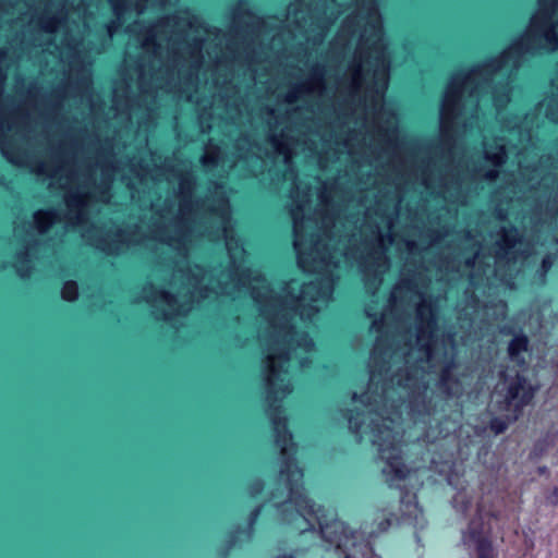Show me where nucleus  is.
I'll list each match as a JSON object with an SVG mask.
<instances>
[{
    "label": "nucleus",
    "mask_w": 558,
    "mask_h": 558,
    "mask_svg": "<svg viewBox=\"0 0 558 558\" xmlns=\"http://www.w3.org/2000/svg\"><path fill=\"white\" fill-rule=\"evenodd\" d=\"M263 489V484L260 482H256L253 486V492L252 494L255 495V494H258L259 492H262Z\"/></svg>",
    "instance_id": "obj_31"
},
{
    "label": "nucleus",
    "mask_w": 558,
    "mask_h": 558,
    "mask_svg": "<svg viewBox=\"0 0 558 558\" xmlns=\"http://www.w3.org/2000/svg\"><path fill=\"white\" fill-rule=\"evenodd\" d=\"M7 265L3 260L0 259V271H2L3 269H5Z\"/></svg>",
    "instance_id": "obj_36"
},
{
    "label": "nucleus",
    "mask_w": 558,
    "mask_h": 558,
    "mask_svg": "<svg viewBox=\"0 0 558 558\" xmlns=\"http://www.w3.org/2000/svg\"><path fill=\"white\" fill-rule=\"evenodd\" d=\"M291 181L290 197L292 199L291 216L293 219L294 241L299 264L307 271L325 276L317 282L307 284L295 279L286 282L280 292H275L265 277L257 270H243L235 279L231 271L221 275L214 282L213 277L205 274L202 267L189 266L185 262L187 250V227L185 220L193 209L192 191L194 180L190 173L179 179L178 206L166 208L160 215V222L156 230V238L163 243L167 250L177 252L180 260L175 262L167 287L157 289L154 286L145 287L143 298L151 305L177 314L189 313L194 310V303L208 296L209 292L230 294L233 289L243 286L250 291L253 301L260 311L281 312L294 311L301 314L324 311L332 293V274L338 267L341 254L330 251L325 242L331 218L324 217L322 226L312 219H304V207L308 203V192L296 182L292 169L286 174Z\"/></svg>",
    "instance_id": "obj_1"
},
{
    "label": "nucleus",
    "mask_w": 558,
    "mask_h": 558,
    "mask_svg": "<svg viewBox=\"0 0 558 558\" xmlns=\"http://www.w3.org/2000/svg\"><path fill=\"white\" fill-rule=\"evenodd\" d=\"M230 38L226 41V48L231 52L238 50L241 44L246 49V45L255 33L258 19L254 16L244 4H236L231 11Z\"/></svg>",
    "instance_id": "obj_11"
},
{
    "label": "nucleus",
    "mask_w": 558,
    "mask_h": 558,
    "mask_svg": "<svg viewBox=\"0 0 558 558\" xmlns=\"http://www.w3.org/2000/svg\"><path fill=\"white\" fill-rule=\"evenodd\" d=\"M78 294L77 284L74 281H68L61 290L62 299L69 302L76 300Z\"/></svg>",
    "instance_id": "obj_23"
},
{
    "label": "nucleus",
    "mask_w": 558,
    "mask_h": 558,
    "mask_svg": "<svg viewBox=\"0 0 558 558\" xmlns=\"http://www.w3.org/2000/svg\"><path fill=\"white\" fill-rule=\"evenodd\" d=\"M554 260L551 256L547 255L542 260V277H545L546 272L550 269L553 266Z\"/></svg>",
    "instance_id": "obj_26"
},
{
    "label": "nucleus",
    "mask_w": 558,
    "mask_h": 558,
    "mask_svg": "<svg viewBox=\"0 0 558 558\" xmlns=\"http://www.w3.org/2000/svg\"><path fill=\"white\" fill-rule=\"evenodd\" d=\"M484 159L485 163L493 168L487 169L485 166H474L473 171L477 177L484 178L488 181H494L499 173L496 168L500 167L506 161L504 140L495 141L494 144L484 142Z\"/></svg>",
    "instance_id": "obj_14"
},
{
    "label": "nucleus",
    "mask_w": 558,
    "mask_h": 558,
    "mask_svg": "<svg viewBox=\"0 0 558 558\" xmlns=\"http://www.w3.org/2000/svg\"><path fill=\"white\" fill-rule=\"evenodd\" d=\"M545 107V116L551 121H558V96L545 99L542 104Z\"/></svg>",
    "instance_id": "obj_22"
},
{
    "label": "nucleus",
    "mask_w": 558,
    "mask_h": 558,
    "mask_svg": "<svg viewBox=\"0 0 558 558\" xmlns=\"http://www.w3.org/2000/svg\"><path fill=\"white\" fill-rule=\"evenodd\" d=\"M527 351V338L522 335H517L509 344L508 352L510 360L518 365H525L526 361L524 354Z\"/></svg>",
    "instance_id": "obj_18"
},
{
    "label": "nucleus",
    "mask_w": 558,
    "mask_h": 558,
    "mask_svg": "<svg viewBox=\"0 0 558 558\" xmlns=\"http://www.w3.org/2000/svg\"><path fill=\"white\" fill-rule=\"evenodd\" d=\"M398 332L391 343L384 349V338L380 336L375 344L372 359L375 362L377 353L390 360L402 357L404 369H398L388 378L391 369H372L367 392L353 393V401L362 405L369 418L365 425L360 413L348 415L352 433L369 435L373 445L377 446L380 460L385 463L383 474L390 486L404 488L403 482L411 476L410 469L402 460V433L397 422L405 411L414 424L430 423L432 398L429 397L427 369L436 372L438 354L444 349V361L439 366V388L448 396L459 392L458 384L451 383L453 366V339H438L436 328L437 316H397Z\"/></svg>",
    "instance_id": "obj_2"
},
{
    "label": "nucleus",
    "mask_w": 558,
    "mask_h": 558,
    "mask_svg": "<svg viewBox=\"0 0 558 558\" xmlns=\"http://www.w3.org/2000/svg\"><path fill=\"white\" fill-rule=\"evenodd\" d=\"M0 147L3 155L13 163L19 165L21 162L20 158L14 157L10 154L9 148L3 140L0 138Z\"/></svg>",
    "instance_id": "obj_25"
},
{
    "label": "nucleus",
    "mask_w": 558,
    "mask_h": 558,
    "mask_svg": "<svg viewBox=\"0 0 558 558\" xmlns=\"http://www.w3.org/2000/svg\"><path fill=\"white\" fill-rule=\"evenodd\" d=\"M286 113L288 114V119L291 121V123L295 126V129H298L300 124L296 117L298 110L290 112L288 109H286Z\"/></svg>",
    "instance_id": "obj_27"
},
{
    "label": "nucleus",
    "mask_w": 558,
    "mask_h": 558,
    "mask_svg": "<svg viewBox=\"0 0 558 558\" xmlns=\"http://www.w3.org/2000/svg\"><path fill=\"white\" fill-rule=\"evenodd\" d=\"M389 525V522L388 521H385V522H381L380 523V531H385Z\"/></svg>",
    "instance_id": "obj_34"
},
{
    "label": "nucleus",
    "mask_w": 558,
    "mask_h": 558,
    "mask_svg": "<svg viewBox=\"0 0 558 558\" xmlns=\"http://www.w3.org/2000/svg\"><path fill=\"white\" fill-rule=\"evenodd\" d=\"M195 23L187 13L166 17L149 31L142 47L146 52L159 54L166 43L167 49L180 52L184 59L189 56L190 66L198 68L203 60V39L198 36L201 29Z\"/></svg>",
    "instance_id": "obj_6"
},
{
    "label": "nucleus",
    "mask_w": 558,
    "mask_h": 558,
    "mask_svg": "<svg viewBox=\"0 0 558 558\" xmlns=\"http://www.w3.org/2000/svg\"><path fill=\"white\" fill-rule=\"evenodd\" d=\"M538 11H546L553 13L558 4V0H538Z\"/></svg>",
    "instance_id": "obj_24"
},
{
    "label": "nucleus",
    "mask_w": 558,
    "mask_h": 558,
    "mask_svg": "<svg viewBox=\"0 0 558 558\" xmlns=\"http://www.w3.org/2000/svg\"><path fill=\"white\" fill-rule=\"evenodd\" d=\"M276 113V110L271 109L270 110V114L274 117V119L277 121V116L275 114Z\"/></svg>",
    "instance_id": "obj_37"
},
{
    "label": "nucleus",
    "mask_w": 558,
    "mask_h": 558,
    "mask_svg": "<svg viewBox=\"0 0 558 558\" xmlns=\"http://www.w3.org/2000/svg\"><path fill=\"white\" fill-rule=\"evenodd\" d=\"M330 13L324 12V16L318 14L307 20V11L304 10L301 3H292L288 7L287 12V26L289 32L294 38L301 35L306 41L312 40L314 44L320 41L324 36L325 29L337 19L333 8H328Z\"/></svg>",
    "instance_id": "obj_10"
},
{
    "label": "nucleus",
    "mask_w": 558,
    "mask_h": 558,
    "mask_svg": "<svg viewBox=\"0 0 558 558\" xmlns=\"http://www.w3.org/2000/svg\"><path fill=\"white\" fill-rule=\"evenodd\" d=\"M202 161L204 165H211L216 162V155L214 153H206L205 156L202 158Z\"/></svg>",
    "instance_id": "obj_28"
},
{
    "label": "nucleus",
    "mask_w": 558,
    "mask_h": 558,
    "mask_svg": "<svg viewBox=\"0 0 558 558\" xmlns=\"http://www.w3.org/2000/svg\"><path fill=\"white\" fill-rule=\"evenodd\" d=\"M448 482L450 485H453V477L451 475L448 477Z\"/></svg>",
    "instance_id": "obj_38"
},
{
    "label": "nucleus",
    "mask_w": 558,
    "mask_h": 558,
    "mask_svg": "<svg viewBox=\"0 0 558 558\" xmlns=\"http://www.w3.org/2000/svg\"><path fill=\"white\" fill-rule=\"evenodd\" d=\"M259 514V509H256L253 513H252V520H251V524H253L255 522V520L257 519Z\"/></svg>",
    "instance_id": "obj_33"
},
{
    "label": "nucleus",
    "mask_w": 558,
    "mask_h": 558,
    "mask_svg": "<svg viewBox=\"0 0 558 558\" xmlns=\"http://www.w3.org/2000/svg\"><path fill=\"white\" fill-rule=\"evenodd\" d=\"M65 41L66 43H64V44L68 46L69 50L73 51V52H76V50H77V48H76L77 47V43L76 41H71V40H65Z\"/></svg>",
    "instance_id": "obj_30"
},
{
    "label": "nucleus",
    "mask_w": 558,
    "mask_h": 558,
    "mask_svg": "<svg viewBox=\"0 0 558 558\" xmlns=\"http://www.w3.org/2000/svg\"><path fill=\"white\" fill-rule=\"evenodd\" d=\"M82 236L89 242L92 245L102 250L107 251L109 253H112L118 250V245L112 244L108 238L104 236L101 234V231L93 226L85 231H83Z\"/></svg>",
    "instance_id": "obj_17"
},
{
    "label": "nucleus",
    "mask_w": 558,
    "mask_h": 558,
    "mask_svg": "<svg viewBox=\"0 0 558 558\" xmlns=\"http://www.w3.org/2000/svg\"><path fill=\"white\" fill-rule=\"evenodd\" d=\"M218 195V205L213 207L211 210L215 211L222 225L223 238L226 241V247L230 255V259L235 263L242 258L243 248L240 246L239 241L234 236V232L229 226V204L226 197L222 195V192H217Z\"/></svg>",
    "instance_id": "obj_13"
},
{
    "label": "nucleus",
    "mask_w": 558,
    "mask_h": 558,
    "mask_svg": "<svg viewBox=\"0 0 558 558\" xmlns=\"http://www.w3.org/2000/svg\"><path fill=\"white\" fill-rule=\"evenodd\" d=\"M65 14L63 10H61L58 15L54 13L53 8L49 7L45 14L40 19V26L46 33H54L61 26L62 20H64Z\"/></svg>",
    "instance_id": "obj_19"
},
{
    "label": "nucleus",
    "mask_w": 558,
    "mask_h": 558,
    "mask_svg": "<svg viewBox=\"0 0 558 558\" xmlns=\"http://www.w3.org/2000/svg\"><path fill=\"white\" fill-rule=\"evenodd\" d=\"M379 317H380L379 323H380V324H384V320H385V318H386L387 316L381 315V316H379ZM377 324H378V320H375L373 325H374V326H376Z\"/></svg>",
    "instance_id": "obj_35"
},
{
    "label": "nucleus",
    "mask_w": 558,
    "mask_h": 558,
    "mask_svg": "<svg viewBox=\"0 0 558 558\" xmlns=\"http://www.w3.org/2000/svg\"><path fill=\"white\" fill-rule=\"evenodd\" d=\"M411 177L415 178V180H421L422 184L427 189H436L434 179H433V169L430 163H422L420 167L411 168Z\"/></svg>",
    "instance_id": "obj_20"
},
{
    "label": "nucleus",
    "mask_w": 558,
    "mask_h": 558,
    "mask_svg": "<svg viewBox=\"0 0 558 558\" xmlns=\"http://www.w3.org/2000/svg\"><path fill=\"white\" fill-rule=\"evenodd\" d=\"M293 130L282 132L280 137H272V144L278 153L284 156V162L289 165L292 155L295 153L294 136L291 134Z\"/></svg>",
    "instance_id": "obj_16"
},
{
    "label": "nucleus",
    "mask_w": 558,
    "mask_h": 558,
    "mask_svg": "<svg viewBox=\"0 0 558 558\" xmlns=\"http://www.w3.org/2000/svg\"><path fill=\"white\" fill-rule=\"evenodd\" d=\"M61 27L69 28V25H63V21H62V22H61V26H60L59 28H61Z\"/></svg>",
    "instance_id": "obj_40"
},
{
    "label": "nucleus",
    "mask_w": 558,
    "mask_h": 558,
    "mask_svg": "<svg viewBox=\"0 0 558 558\" xmlns=\"http://www.w3.org/2000/svg\"><path fill=\"white\" fill-rule=\"evenodd\" d=\"M553 13L537 11L525 33L500 54L486 59L451 78L440 107L439 128L445 145H450L456 120L473 113L490 85L492 99L497 109L504 108L512 93V83L525 53L558 48V20Z\"/></svg>",
    "instance_id": "obj_4"
},
{
    "label": "nucleus",
    "mask_w": 558,
    "mask_h": 558,
    "mask_svg": "<svg viewBox=\"0 0 558 558\" xmlns=\"http://www.w3.org/2000/svg\"><path fill=\"white\" fill-rule=\"evenodd\" d=\"M405 298L414 305L416 314H435L437 310L434 307L430 300L426 299L422 293L412 290L407 282L397 284L391 292L390 302L392 303L393 310H407L408 307L403 306Z\"/></svg>",
    "instance_id": "obj_12"
},
{
    "label": "nucleus",
    "mask_w": 558,
    "mask_h": 558,
    "mask_svg": "<svg viewBox=\"0 0 558 558\" xmlns=\"http://www.w3.org/2000/svg\"><path fill=\"white\" fill-rule=\"evenodd\" d=\"M324 69L315 65L308 75V78L293 86L286 96L284 105L291 106L305 95H322L324 90Z\"/></svg>",
    "instance_id": "obj_15"
},
{
    "label": "nucleus",
    "mask_w": 558,
    "mask_h": 558,
    "mask_svg": "<svg viewBox=\"0 0 558 558\" xmlns=\"http://www.w3.org/2000/svg\"><path fill=\"white\" fill-rule=\"evenodd\" d=\"M359 32V44L348 72L337 85L336 97L348 135L343 138L349 154L356 145L390 146L395 137V118L387 120L383 107L389 81V57L381 39L380 15L374 0H357V11L341 27L338 41L345 45Z\"/></svg>",
    "instance_id": "obj_3"
},
{
    "label": "nucleus",
    "mask_w": 558,
    "mask_h": 558,
    "mask_svg": "<svg viewBox=\"0 0 558 558\" xmlns=\"http://www.w3.org/2000/svg\"><path fill=\"white\" fill-rule=\"evenodd\" d=\"M306 113H307V116H306V118H305V119H310V118H311V116H312V111H308V110H307V111H306Z\"/></svg>",
    "instance_id": "obj_39"
},
{
    "label": "nucleus",
    "mask_w": 558,
    "mask_h": 558,
    "mask_svg": "<svg viewBox=\"0 0 558 558\" xmlns=\"http://www.w3.org/2000/svg\"><path fill=\"white\" fill-rule=\"evenodd\" d=\"M453 507L462 513L474 512L476 518H473L466 529L463 532V544L471 558H496V553L492 546L489 539L490 527L488 525V519L495 517V511L486 509L485 499L477 501L469 499L465 492H459L453 497Z\"/></svg>",
    "instance_id": "obj_7"
},
{
    "label": "nucleus",
    "mask_w": 558,
    "mask_h": 558,
    "mask_svg": "<svg viewBox=\"0 0 558 558\" xmlns=\"http://www.w3.org/2000/svg\"><path fill=\"white\" fill-rule=\"evenodd\" d=\"M499 390L500 392L506 391L501 407L506 411V415L505 418L495 417L492 420L490 428L496 434L504 433L511 422L518 420L521 410L532 401L535 392V388L519 372L515 374V378L510 381L505 376L494 397L499 395Z\"/></svg>",
    "instance_id": "obj_9"
},
{
    "label": "nucleus",
    "mask_w": 558,
    "mask_h": 558,
    "mask_svg": "<svg viewBox=\"0 0 558 558\" xmlns=\"http://www.w3.org/2000/svg\"><path fill=\"white\" fill-rule=\"evenodd\" d=\"M519 239V233L515 229L501 228L499 244L504 248H511L515 245Z\"/></svg>",
    "instance_id": "obj_21"
},
{
    "label": "nucleus",
    "mask_w": 558,
    "mask_h": 558,
    "mask_svg": "<svg viewBox=\"0 0 558 558\" xmlns=\"http://www.w3.org/2000/svg\"><path fill=\"white\" fill-rule=\"evenodd\" d=\"M99 171L100 182L96 184L86 174L74 173L69 168H60L53 172H49L46 166L39 168V173L50 175L60 187L68 190L64 196L66 204L65 218L71 225L81 226L87 221V208L92 202L107 201L106 194L112 181L114 168L102 166ZM97 172L98 168L94 170L95 174Z\"/></svg>",
    "instance_id": "obj_5"
},
{
    "label": "nucleus",
    "mask_w": 558,
    "mask_h": 558,
    "mask_svg": "<svg viewBox=\"0 0 558 558\" xmlns=\"http://www.w3.org/2000/svg\"><path fill=\"white\" fill-rule=\"evenodd\" d=\"M59 219V215L53 210H39L34 214L33 223L15 228L14 238L19 246L12 266L20 279H29L35 270L38 248L36 235L46 233Z\"/></svg>",
    "instance_id": "obj_8"
},
{
    "label": "nucleus",
    "mask_w": 558,
    "mask_h": 558,
    "mask_svg": "<svg viewBox=\"0 0 558 558\" xmlns=\"http://www.w3.org/2000/svg\"><path fill=\"white\" fill-rule=\"evenodd\" d=\"M161 317L163 318L166 324L175 325L178 323V318L180 316L170 315V316H161Z\"/></svg>",
    "instance_id": "obj_29"
},
{
    "label": "nucleus",
    "mask_w": 558,
    "mask_h": 558,
    "mask_svg": "<svg viewBox=\"0 0 558 558\" xmlns=\"http://www.w3.org/2000/svg\"><path fill=\"white\" fill-rule=\"evenodd\" d=\"M204 32H205V33H208L209 35H214V36H215V38H217V37H218V34H219V32H218V29H217V28H214L213 31L204 29Z\"/></svg>",
    "instance_id": "obj_32"
}]
</instances>
